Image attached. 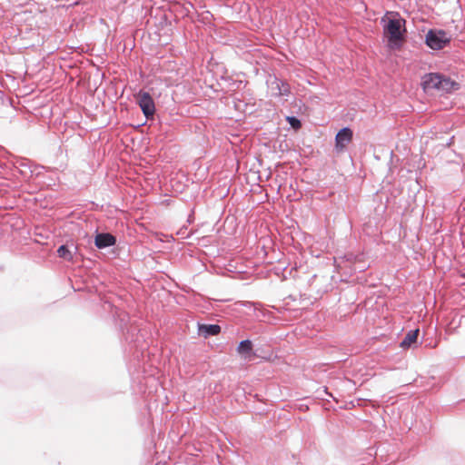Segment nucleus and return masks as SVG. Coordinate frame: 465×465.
I'll return each mask as SVG.
<instances>
[{"mask_svg": "<svg viewBox=\"0 0 465 465\" xmlns=\"http://www.w3.org/2000/svg\"><path fill=\"white\" fill-rule=\"evenodd\" d=\"M381 21L386 23L383 26V31L384 35L388 37L390 47L400 48L406 32L405 20L398 13H394L391 17H389L387 20L382 18Z\"/></svg>", "mask_w": 465, "mask_h": 465, "instance_id": "f257e3e1", "label": "nucleus"}, {"mask_svg": "<svg viewBox=\"0 0 465 465\" xmlns=\"http://www.w3.org/2000/svg\"><path fill=\"white\" fill-rule=\"evenodd\" d=\"M450 42V37L443 30H430L426 35V44L433 50L442 49Z\"/></svg>", "mask_w": 465, "mask_h": 465, "instance_id": "f03ea898", "label": "nucleus"}, {"mask_svg": "<svg viewBox=\"0 0 465 465\" xmlns=\"http://www.w3.org/2000/svg\"><path fill=\"white\" fill-rule=\"evenodd\" d=\"M136 99L144 116L147 119L153 117L155 113V104L150 94L140 91L136 95Z\"/></svg>", "mask_w": 465, "mask_h": 465, "instance_id": "7ed1b4c3", "label": "nucleus"}, {"mask_svg": "<svg viewBox=\"0 0 465 465\" xmlns=\"http://www.w3.org/2000/svg\"><path fill=\"white\" fill-rule=\"evenodd\" d=\"M441 74L438 73H430L426 74L422 77L421 85L423 90L426 93L439 90L440 91V84L441 83L440 81Z\"/></svg>", "mask_w": 465, "mask_h": 465, "instance_id": "20e7f679", "label": "nucleus"}, {"mask_svg": "<svg viewBox=\"0 0 465 465\" xmlns=\"http://www.w3.org/2000/svg\"><path fill=\"white\" fill-rule=\"evenodd\" d=\"M352 131L349 127L341 128L335 136V147L338 151L343 150L352 139Z\"/></svg>", "mask_w": 465, "mask_h": 465, "instance_id": "39448f33", "label": "nucleus"}, {"mask_svg": "<svg viewBox=\"0 0 465 465\" xmlns=\"http://www.w3.org/2000/svg\"><path fill=\"white\" fill-rule=\"evenodd\" d=\"M116 243V238L109 232L97 233L94 237V245L98 249L114 246Z\"/></svg>", "mask_w": 465, "mask_h": 465, "instance_id": "423d86ee", "label": "nucleus"}, {"mask_svg": "<svg viewBox=\"0 0 465 465\" xmlns=\"http://www.w3.org/2000/svg\"><path fill=\"white\" fill-rule=\"evenodd\" d=\"M236 351L247 361H251L255 356V352L252 350V343L250 340L242 341L237 346Z\"/></svg>", "mask_w": 465, "mask_h": 465, "instance_id": "0eeeda50", "label": "nucleus"}, {"mask_svg": "<svg viewBox=\"0 0 465 465\" xmlns=\"http://www.w3.org/2000/svg\"><path fill=\"white\" fill-rule=\"evenodd\" d=\"M221 332V327L218 324H198V333L203 338L218 335Z\"/></svg>", "mask_w": 465, "mask_h": 465, "instance_id": "6e6552de", "label": "nucleus"}, {"mask_svg": "<svg viewBox=\"0 0 465 465\" xmlns=\"http://www.w3.org/2000/svg\"><path fill=\"white\" fill-rule=\"evenodd\" d=\"M419 334V330L410 331L401 342V347L403 349L410 348L412 343L416 342Z\"/></svg>", "mask_w": 465, "mask_h": 465, "instance_id": "1a4fd4ad", "label": "nucleus"}, {"mask_svg": "<svg viewBox=\"0 0 465 465\" xmlns=\"http://www.w3.org/2000/svg\"><path fill=\"white\" fill-rule=\"evenodd\" d=\"M440 90L450 92L459 89V84L441 74Z\"/></svg>", "mask_w": 465, "mask_h": 465, "instance_id": "9d476101", "label": "nucleus"}, {"mask_svg": "<svg viewBox=\"0 0 465 465\" xmlns=\"http://www.w3.org/2000/svg\"><path fill=\"white\" fill-rule=\"evenodd\" d=\"M57 254L66 261H73V251L67 245H61L57 249Z\"/></svg>", "mask_w": 465, "mask_h": 465, "instance_id": "9b49d317", "label": "nucleus"}, {"mask_svg": "<svg viewBox=\"0 0 465 465\" xmlns=\"http://www.w3.org/2000/svg\"><path fill=\"white\" fill-rule=\"evenodd\" d=\"M286 119L292 128H294V129L301 128L302 123L297 117L288 116Z\"/></svg>", "mask_w": 465, "mask_h": 465, "instance_id": "f8f14e48", "label": "nucleus"}, {"mask_svg": "<svg viewBox=\"0 0 465 465\" xmlns=\"http://www.w3.org/2000/svg\"><path fill=\"white\" fill-rule=\"evenodd\" d=\"M279 95H288L290 93V88L287 84H282V86H279Z\"/></svg>", "mask_w": 465, "mask_h": 465, "instance_id": "ddd939ff", "label": "nucleus"}, {"mask_svg": "<svg viewBox=\"0 0 465 465\" xmlns=\"http://www.w3.org/2000/svg\"><path fill=\"white\" fill-rule=\"evenodd\" d=\"M323 391H324V393H325L326 395H328V396H330V397H332V398H333V400H335V401H336V399L332 396V394H331V393H330V392H328V390H327V388H326V387H324Z\"/></svg>", "mask_w": 465, "mask_h": 465, "instance_id": "4468645a", "label": "nucleus"}]
</instances>
